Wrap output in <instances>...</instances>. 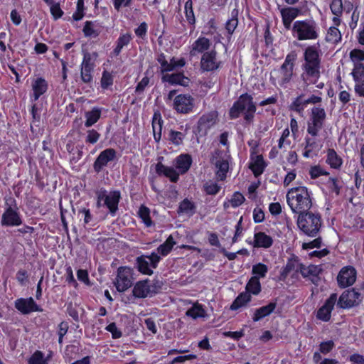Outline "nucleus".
<instances>
[{
    "mask_svg": "<svg viewBox=\"0 0 364 364\" xmlns=\"http://www.w3.org/2000/svg\"><path fill=\"white\" fill-rule=\"evenodd\" d=\"M318 43L309 45L303 53L301 79L306 85H315L321 77V51Z\"/></svg>",
    "mask_w": 364,
    "mask_h": 364,
    "instance_id": "nucleus-1",
    "label": "nucleus"
},
{
    "mask_svg": "<svg viewBox=\"0 0 364 364\" xmlns=\"http://www.w3.org/2000/svg\"><path fill=\"white\" fill-rule=\"evenodd\" d=\"M193 159L191 154L183 153L177 156L173 160L172 166H166L161 162H158L155 166V172L159 176H165L172 183H176L179 180L180 175L186 174L191 168Z\"/></svg>",
    "mask_w": 364,
    "mask_h": 364,
    "instance_id": "nucleus-2",
    "label": "nucleus"
},
{
    "mask_svg": "<svg viewBox=\"0 0 364 364\" xmlns=\"http://www.w3.org/2000/svg\"><path fill=\"white\" fill-rule=\"evenodd\" d=\"M286 198L291 210L298 215L309 211L312 206V193L306 186L290 188Z\"/></svg>",
    "mask_w": 364,
    "mask_h": 364,
    "instance_id": "nucleus-3",
    "label": "nucleus"
},
{
    "mask_svg": "<svg viewBox=\"0 0 364 364\" xmlns=\"http://www.w3.org/2000/svg\"><path fill=\"white\" fill-rule=\"evenodd\" d=\"M257 106L253 97L247 92L240 95L235 100L228 112L230 119H236L243 114V119L246 124L253 123Z\"/></svg>",
    "mask_w": 364,
    "mask_h": 364,
    "instance_id": "nucleus-4",
    "label": "nucleus"
},
{
    "mask_svg": "<svg viewBox=\"0 0 364 364\" xmlns=\"http://www.w3.org/2000/svg\"><path fill=\"white\" fill-rule=\"evenodd\" d=\"M291 33L299 41H315L320 36V27L313 18L296 20L292 24Z\"/></svg>",
    "mask_w": 364,
    "mask_h": 364,
    "instance_id": "nucleus-5",
    "label": "nucleus"
},
{
    "mask_svg": "<svg viewBox=\"0 0 364 364\" xmlns=\"http://www.w3.org/2000/svg\"><path fill=\"white\" fill-rule=\"evenodd\" d=\"M296 224L304 235L316 237L320 232L323 220L319 213L308 211L298 215Z\"/></svg>",
    "mask_w": 364,
    "mask_h": 364,
    "instance_id": "nucleus-6",
    "label": "nucleus"
},
{
    "mask_svg": "<svg viewBox=\"0 0 364 364\" xmlns=\"http://www.w3.org/2000/svg\"><path fill=\"white\" fill-rule=\"evenodd\" d=\"M326 118V114L324 108L320 107H312L309 121L307 123V133L313 137L317 136L323 127Z\"/></svg>",
    "mask_w": 364,
    "mask_h": 364,
    "instance_id": "nucleus-7",
    "label": "nucleus"
},
{
    "mask_svg": "<svg viewBox=\"0 0 364 364\" xmlns=\"http://www.w3.org/2000/svg\"><path fill=\"white\" fill-rule=\"evenodd\" d=\"M121 198V193L119 190L111 191L107 194V191L103 189L97 194V204L100 207L101 202L103 201L104 205L109 210V213L114 216L118 210Z\"/></svg>",
    "mask_w": 364,
    "mask_h": 364,
    "instance_id": "nucleus-8",
    "label": "nucleus"
},
{
    "mask_svg": "<svg viewBox=\"0 0 364 364\" xmlns=\"http://www.w3.org/2000/svg\"><path fill=\"white\" fill-rule=\"evenodd\" d=\"M161 259V257L154 252L150 255H142L136 258L135 267L141 274L151 276L154 274L152 269L158 267Z\"/></svg>",
    "mask_w": 364,
    "mask_h": 364,
    "instance_id": "nucleus-9",
    "label": "nucleus"
},
{
    "mask_svg": "<svg viewBox=\"0 0 364 364\" xmlns=\"http://www.w3.org/2000/svg\"><path fill=\"white\" fill-rule=\"evenodd\" d=\"M161 288L159 281H154L150 284V280L145 279L136 282L132 289V294L135 298L145 299L156 294Z\"/></svg>",
    "mask_w": 364,
    "mask_h": 364,
    "instance_id": "nucleus-10",
    "label": "nucleus"
},
{
    "mask_svg": "<svg viewBox=\"0 0 364 364\" xmlns=\"http://www.w3.org/2000/svg\"><path fill=\"white\" fill-rule=\"evenodd\" d=\"M224 63L218 58L215 49L206 51L201 55L200 70L202 73H214L223 67Z\"/></svg>",
    "mask_w": 364,
    "mask_h": 364,
    "instance_id": "nucleus-11",
    "label": "nucleus"
},
{
    "mask_svg": "<svg viewBox=\"0 0 364 364\" xmlns=\"http://www.w3.org/2000/svg\"><path fill=\"white\" fill-rule=\"evenodd\" d=\"M133 269L128 266H121L117 269L114 285L119 292H124L133 283Z\"/></svg>",
    "mask_w": 364,
    "mask_h": 364,
    "instance_id": "nucleus-12",
    "label": "nucleus"
},
{
    "mask_svg": "<svg viewBox=\"0 0 364 364\" xmlns=\"http://www.w3.org/2000/svg\"><path fill=\"white\" fill-rule=\"evenodd\" d=\"M297 54L294 50L291 51L287 55L284 63L279 68L281 79L279 82V84L281 86H284L291 81L293 77L294 69Z\"/></svg>",
    "mask_w": 364,
    "mask_h": 364,
    "instance_id": "nucleus-13",
    "label": "nucleus"
},
{
    "mask_svg": "<svg viewBox=\"0 0 364 364\" xmlns=\"http://www.w3.org/2000/svg\"><path fill=\"white\" fill-rule=\"evenodd\" d=\"M362 295L354 288L344 291L339 298H337V307L342 309H350L358 305L362 301Z\"/></svg>",
    "mask_w": 364,
    "mask_h": 364,
    "instance_id": "nucleus-14",
    "label": "nucleus"
},
{
    "mask_svg": "<svg viewBox=\"0 0 364 364\" xmlns=\"http://www.w3.org/2000/svg\"><path fill=\"white\" fill-rule=\"evenodd\" d=\"M337 294L332 293L328 298L326 299L322 306H321L316 312L317 320L323 322H329L331 319V314L335 306H337Z\"/></svg>",
    "mask_w": 364,
    "mask_h": 364,
    "instance_id": "nucleus-15",
    "label": "nucleus"
},
{
    "mask_svg": "<svg viewBox=\"0 0 364 364\" xmlns=\"http://www.w3.org/2000/svg\"><path fill=\"white\" fill-rule=\"evenodd\" d=\"M194 98L189 94H179L175 96L173 109L179 114H188L193 112Z\"/></svg>",
    "mask_w": 364,
    "mask_h": 364,
    "instance_id": "nucleus-16",
    "label": "nucleus"
},
{
    "mask_svg": "<svg viewBox=\"0 0 364 364\" xmlns=\"http://www.w3.org/2000/svg\"><path fill=\"white\" fill-rule=\"evenodd\" d=\"M357 277V272L353 266H346L341 269L337 276L338 285L341 288L352 286Z\"/></svg>",
    "mask_w": 364,
    "mask_h": 364,
    "instance_id": "nucleus-17",
    "label": "nucleus"
},
{
    "mask_svg": "<svg viewBox=\"0 0 364 364\" xmlns=\"http://www.w3.org/2000/svg\"><path fill=\"white\" fill-rule=\"evenodd\" d=\"M117 158V151L113 148H107L100 153L93 164V169L100 173L107 166L108 163Z\"/></svg>",
    "mask_w": 364,
    "mask_h": 364,
    "instance_id": "nucleus-18",
    "label": "nucleus"
},
{
    "mask_svg": "<svg viewBox=\"0 0 364 364\" xmlns=\"http://www.w3.org/2000/svg\"><path fill=\"white\" fill-rule=\"evenodd\" d=\"M14 306L23 315L43 311V309L36 304L33 297L17 299L14 301Z\"/></svg>",
    "mask_w": 364,
    "mask_h": 364,
    "instance_id": "nucleus-19",
    "label": "nucleus"
},
{
    "mask_svg": "<svg viewBox=\"0 0 364 364\" xmlns=\"http://www.w3.org/2000/svg\"><path fill=\"white\" fill-rule=\"evenodd\" d=\"M23 224L22 215L18 210H4L1 225L4 227H18Z\"/></svg>",
    "mask_w": 364,
    "mask_h": 364,
    "instance_id": "nucleus-20",
    "label": "nucleus"
},
{
    "mask_svg": "<svg viewBox=\"0 0 364 364\" xmlns=\"http://www.w3.org/2000/svg\"><path fill=\"white\" fill-rule=\"evenodd\" d=\"M49 85L43 77H37L31 82L32 93L30 95L31 102H36L48 90Z\"/></svg>",
    "mask_w": 364,
    "mask_h": 364,
    "instance_id": "nucleus-21",
    "label": "nucleus"
},
{
    "mask_svg": "<svg viewBox=\"0 0 364 364\" xmlns=\"http://www.w3.org/2000/svg\"><path fill=\"white\" fill-rule=\"evenodd\" d=\"M267 164L262 154L255 155V150L250 151V162L248 168L252 172L255 178L260 176L264 171Z\"/></svg>",
    "mask_w": 364,
    "mask_h": 364,
    "instance_id": "nucleus-22",
    "label": "nucleus"
},
{
    "mask_svg": "<svg viewBox=\"0 0 364 364\" xmlns=\"http://www.w3.org/2000/svg\"><path fill=\"white\" fill-rule=\"evenodd\" d=\"M211 46L210 40L205 36L198 37L189 48V57L191 58L198 56L199 54H203L209 51Z\"/></svg>",
    "mask_w": 364,
    "mask_h": 364,
    "instance_id": "nucleus-23",
    "label": "nucleus"
},
{
    "mask_svg": "<svg viewBox=\"0 0 364 364\" xmlns=\"http://www.w3.org/2000/svg\"><path fill=\"white\" fill-rule=\"evenodd\" d=\"M280 13L284 28L291 31L294 20L301 15V9L297 7L289 6L282 9Z\"/></svg>",
    "mask_w": 364,
    "mask_h": 364,
    "instance_id": "nucleus-24",
    "label": "nucleus"
},
{
    "mask_svg": "<svg viewBox=\"0 0 364 364\" xmlns=\"http://www.w3.org/2000/svg\"><path fill=\"white\" fill-rule=\"evenodd\" d=\"M218 117L217 111H211L203 114L198 121L199 131H207L215 124Z\"/></svg>",
    "mask_w": 364,
    "mask_h": 364,
    "instance_id": "nucleus-25",
    "label": "nucleus"
},
{
    "mask_svg": "<svg viewBox=\"0 0 364 364\" xmlns=\"http://www.w3.org/2000/svg\"><path fill=\"white\" fill-rule=\"evenodd\" d=\"M77 216L80 217V221H82V226L85 229H90L97 224L94 215L88 208H79Z\"/></svg>",
    "mask_w": 364,
    "mask_h": 364,
    "instance_id": "nucleus-26",
    "label": "nucleus"
},
{
    "mask_svg": "<svg viewBox=\"0 0 364 364\" xmlns=\"http://www.w3.org/2000/svg\"><path fill=\"white\" fill-rule=\"evenodd\" d=\"M273 245V239L264 232H255L252 245L256 248L267 249Z\"/></svg>",
    "mask_w": 364,
    "mask_h": 364,
    "instance_id": "nucleus-27",
    "label": "nucleus"
},
{
    "mask_svg": "<svg viewBox=\"0 0 364 364\" xmlns=\"http://www.w3.org/2000/svg\"><path fill=\"white\" fill-rule=\"evenodd\" d=\"M319 149L314 137L306 136L304 138V149L302 153L304 158H313L317 156Z\"/></svg>",
    "mask_w": 364,
    "mask_h": 364,
    "instance_id": "nucleus-28",
    "label": "nucleus"
},
{
    "mask_svg": "<svg viewBox=\"0 0 364 364\" xmlns=\"http://www.w3.org/2000/svg\"><path fill=\"white\" fill-rule=\"evenodd\" d=\"M193 0H187L184 5V14L186 20L190 27V34L196 29V18L193 11Z\"/></svg>",
    "mask_w": 364,
    "mask_h": 364,
    "instance_id": "nucleus-29",
    "label": "nucleus"
},
{
    "mask_svg": "<svg viewBox=\"0 0 364 364\" xmlns=\"http://www.w3.org/2000/svg\"><path fill=\"white\" fill-rule=\"evenodd\" d=\"M299 264L298 256L294 254L291 255V257L288 258L286 265L283 267L280 271L279 279L284 281L289 273L293 271L296 266L299 267Z\"/></svg>",
    "mask_w": 364,
    "mask_h": 364,
    "instance_id": "nucleus-30",
    "label": "nucleus"
},
{
    "mask_svg": "<svg viewBox=\"0 0 364 364\" xmlns=\"http://www.w3.org/2000/svg\"><path fill=\"white\" fill-rule=\"evenodd\" d=\"M132 40V36L131 33L127 32L124 33H120L119 38L115 42V47L114 48L112 54L113 56H118L122 53L124 47L127 46Z\"/></svg>",
    "mask_w": 364,
    "mask_h": 364,
    "instance_id": "nucleus-31",
    "label": "nucleus"
},
{
    "mask_svg": "<svg viewBox=\"0 0 364 364\" xmlns=\"http://www.w3.org/2000/svg\"><path fill=\"white\" fill-rule=\"evenodd\" d=\"M162 82H168L171 85L186 86L188 80L183 73L164 75L161 77Z\"/></svg>",
    "mask_w": 364,
    "mask_h": 364,
    "instance_id": "nucleus-32",
    "label": "nucleus"
},
{
    "mask_svg": "<svg viewBox=\"0 0 364 364\" xmlns=\"http://www.w3.org/2000/svg\"><path fill=\"white\" fill-rule=\"evenodd\" d=\"M276 302H269L267 305L256 309L252 316L254 322H257L269 316L276 309Z\"/></svg>",
    "mask_w": 364,
    "mask_h": 364,
    "instance_id": "nucleus-33",
    "label": "nucleus"
},
{
    "mask_svg": "<svg viewBox=\"0 0 364 364\" xmlns=\"http://www.w3.org/2000/svg\"><path fill=\"white\" fill-rule=\"evenodd\" d=\"M164 121L159 112H154L152 117V130L154 141L159 143L161 139V132Z\"/></svg>",
    "mask_w": 364,
    "mask_h": 364,
    "instance_id": "nucleus-34",
    "label": "nucleus"
},
{
    "mask_svg": "<svg viewBox=\"0 0 364 364\" xmlns=\"http://www.w3.org/2000/svg\"><path fill=\"white\" fill-rule=\"evenodd\" d=\"M97 21H86L84 23L82 33L85 38H97L100 36L101 31L97 28Z\"/></svg>",
    "mask_w": 364,
    "mask_h": 364,
    "instance_id": "nucleus-35",
    "label": "nucleus"
},
{
    "mask_svg": "<svg viewBox=\"0 0 364 364\" xmlns=\"http://www.w3.org/2000/svg\"><path fill=\"white\" fill-rule=\"evenodd\" d=\"M343 159L339 156L333 149H328L326 159V163L331 168L339 170L343 165Z\"/></svg>",
    "mask_w": 364,
    "mask_h": 364,
    "instance_id": "nucleus-36",
    "label": "nucleus"
},
{
    "mask_svg": "<svg viewBox=\"0 0 364 364\" xmlns=\"http://www.w3.org/2000/svg\"><path fill=\"white\" fill-rule=\"evenodd\" d=\"M102 108L99 107H94L91 110L86 112L85 126L90 127L98 122L101 117Z\"/></svg>",
    "mask_w": 364,
    "mask_h": 364,
    "instance_id": "nucleus-37",
    "label": "nucleus"
},
{
    "mask_svg": "<svg viewBox=\"0 0 364 364\" xmlns=\"http://www.w3.org/2000/svg\"><path fill=\"white\" fill-rule=\"evenodd\" d=\"M196 212V206L195 203L189 199L185 198L179 203L177 210L178 214H186L189 216H192Z\"/></svg>",
    "mask_w": 364,
    "mask_h": 364,
    "instance_id": "nucleus-38",
    "label": "nucleus"
},
{
    "mask_svg": "<svg viewBox=\"0 0 364 364\" xmlns=\"http://www.w3.org/2000/svg\"><path fill=\"white\" fill-rule=\"evenodd\" d=\"M306 100V99H305L304 94L299 95L296 98H294L291 103L289 105V110L295 112L299 114H302L305 108L308 105Z\"/></svg>",
    "mask_w": 364,
    "mask_h": 364,
    "instance_id": "nucleus-39",
    "label": "nucleus"
},
{
    "mask_svg": "<svg viewBox=\"0 0 364 364\" xmlns=\"http://www.w3.org/2000/svg\"><path fill=\"white\" fill-rule=\"evenodd\" d=\"M252 296L247 292H242L232 301L230 306V309L232 311H237L241 307L246 306L250 301Z\"/></svg>",
    "mask_w": 364,
    "mask_h": 364,
    "instance_id": "nucleus-40",
    "label": "nucleus"
},
{
    "mask_svg": "<svg viewBox=\"0 0 364 364\" xmlns=\"http://www.w3.org/2000/svg\"><path fill=\"white\" fill-rule=\"evenodd\" d=\"M342 35L340 30L336 26H331L326 35L325 40L326 42L337 44L341 41Z\"/></svg>",
    "mask_w": 364,
    "mask_h": 364,
    "instance_id": "nucleus-41",
    "label": "nucleus"
},
{
    "mask_svg": "<svg viewBox=\"0 0 364 364\" xmlns=\"http://www.w3.org/2000/svg\"><path fill=\"white\" fill-rule=\"evenodd\" d=\"M245 290L247 293L253 295H258L262 290L261 283L257 277H252L247 282Z\"/></svg>",
    "mask_w": 364,
    "mask_h": 364,
    "instance_id": "nucleus-42",
    "label": "nucleus"
},
{
    "mask_svg": "<svg viewBox=\"0 0 364 364\" xmlns=\"http://www.w3.org/2000/svg\"><path fill=\"white\" fill-rule=\"evenodd\" d=\"M175 245L176 242L174 241L173 237L171 235H169L166 241L158 247V253L164 257L167 256L171 252Z\"/></svg>",
    "mask_w": 364,
    "mask_h": 364,
    "instance_id": "nucleus-43",
    "label": "nucleus"
},
{
    "mask_svg": "<svg viewBox=\"0 0 364 364\" xmlns=\"http://www.w3.org/2000/svg\"><path fill=\"white\" fill-rule=\"evenodd\" d=\"M138 216L146 227L149 228L154 225V222L150 216V209L144 205H141L139 207Z\"/></svg>",
    "mask_w": 364,
    "mask_h": 364,
    "instance_id": "nucleus-44",
    "label": "nucleus"
},
{
    "mask_svg": "<svg viewBox=\"0 0 364 364\" xmlns=\"http://www.w3.org/2000/svg\"><path fill=\"white\" fill-rule=\"evenodd\" d=\"M98 58V53L97 52H85L83 53L82 60L80 65L85 67H90L95 68L96 66V60Z\"/></svg>",
    "mask_w": 364,
    "mask_h": 364,
    "instance_id": "nucleus-45",
    "label": "nucleus"
},
{
    "mask_svg": "<svg viewBox=\"0 0 364 364\" xmlns=\"http://www.w3.org/2000/svg\"><path fill=\"white\" fill-rule=\"evenodd\" d=\"M268 267L267 264L259 262L252 266V277H257L258 279L264 278L268 272Z\"/></svg>",
    "mask_w": 364,
    "mask_h": 364,
    "instance_id": "nucleus-46",
    "label": "nucleus"
},
{
    "mask_svg": "<svg viewBox=\"0 0 364 364\" xmlns=\"http://www.w3.org/2000/svg\"><path fill=\"white\" fill-rule=\"evenodd\" d=\"M216 167L218 168L216 175L220 181L225 180L227 177V173L229 169V164L225 160L218 161L216 163Z\"/></svg>",
    "mask_w": 364,
    "mask_h": 364,
    "instance_id": "nucleus-47",
    "label": "nucleus"
},
{
    "mask_svg": "<svg viewBox=\"0 0 364 364\" xmlns=\"http://www.w3.org/2000/svg\"><path fill=\"white\" fill-rule=\"evenodd\" d=\"M95 68L80 65V79L85 84L92 83Z\"/></svg>",
    "mask_w": 364,
    "mask_h": 364,
    "instance_id": "nucleus-48",
    "label": "nucleus"
},
{
    "mask_svg": "<svg viewBox=\"0 0 364 364\" xmlns=\"http://www.w3.org/2000/svg\"><path fill=\"white\" fill-rule=\"evenodd\" d=\"M186 134L183 132L171 129L168 134V140L175 146L183 144Z\"/></svg>",
    "mask_w": 364,
    "mask_h": 364,
    "instance_id": "nucleus-49",
    "label": "nucleus"
},
{
    "mask_svg": "<svg viewBox=\"0 0 364 364\" xmlns=\"http://www.w3.org/2000/svg\"><path fill=\"white\" fill-rule=\"evenodd\" d=\"M28 364H48V358H45L44 354L41 350H36L28 358Z\"/></svg>",
    "mask_w": 364,
    "mask_h": 364,
    "instance_id": "nucleus-50",
    "label": "nucleus"
},
{
    "mask_svg": "<svg viewBox=\"0 0 364 364\" xmlns=\"http://www.w3.org/2000/svg\"><path fill=\"white\" fill-rule=\"evenodd\" d=\"M114 83V77L111 73L104 70L100 80V86L103 90H107Z\"/></svg>",
    "mask_w": 364,
    "mask_h": 364,
    "instance_id": "nucleus-51",
    "label": "nucleus"
},
{
    "mask_svg": "<svg viewBox=\"0 0 364 364\" xmlns=\"http://www.w3.org/2000/svg\"><path fill=\"white\" fill-rule=\"evenodd\" d=\"M186 315L193 318L204 317L205 310L202 305L195 304L186 311Z\"/></svg>",
    "mask_w": 364,
    "mask_h": 364,
    "instance_id": "nucleus-52",
    "label": "nucleus"
},
{
    "mask_svg": "<svg viewBox=\"0 0 364 364\" xmlns=\"http://www.w3.org/2000/svg\"><path fill=\"white\" fill-rule=\"evenodd\" d=\"M156 60L161 65V72L162 73L173 71V67L167 61L164 53H161L157 55Z\"/></svg>",
    "mask_w": 364,
    "mask_h": 364,
    "instance_id": "nucleus-53",
    "label": "nucleus"
},
{
    "mask_svg": "<svg viewBox=\"0 0 364 364\" xmlns=\"http://www.w3.org/2000/svg\"><path fill=\"white\" fill-rule=\"evenodd\" d=\"M50 6V11L55 20L60 18L63 15V11L60 8V3L53 0L52 4H46Z\"/></svg>",
    "mask_w": 364,
    "mask_h": 364,
    "instance_id": "nucleus-54",
    "label": "nucleus"
},
{
    "mask_svg": "<svg viewBox=\"0 0 364 364\" xmlns=\"http://www.w3.org/2000/svg\"><path fill=\"white\" fill-rule=\"evenodd\" d=\"M290 135V131L289 127L285 128L282 134L280 136V138L278 140V148L282 149L285 146H290L291 141L290 139H289V136Z\"/></svg>",
    "mask_w": 364,
    "mask_h": 364,
    "instance_id": "nucleus-55",
    "label": "nucleus"
},
{
    "mask_svg": "<svg viewBox=\"0 0 364 364\" xmlns=\"http://www.w3.org/2000/svg\"><path fill=\"white\" fill-rule=\"evenodd\" d=\"M330 9L334 16H341L343 11L342 0H331Z\"/></svg>",
    "mask_w": 364,
    "mask_h": 364,
    "instance_id": "nucleus-56",
    "label": "nucleus"
},
{
    "mask_svg": "<svg viewBox=\"0 0 364 364\" xmlns=\"http://www.w3.org/2000/svg\"><path fill=\"white\" fill-rule=\"evenodd\" d=\"M101 134L95 129H88L85 137V143L90 144H96L100 139Z\"/></svg>",
    "mask_w": 364,
    "mask_h": 364,
    "instance_id": "nucleus-57",
    "label": "nucleus"
},
{
    "mask_svg": "<svg viewBox=\"0 0 364 364\" xmlns=\"http://www.w3.org/2000/svg\"><path fill=\"white\" fill-rule=\"evenodd\" d=\"M309 175L311 178L316 179L321 176H328L329 173L320 166H314L309 170Z\"/></svg>",
    "mask_w": 364,
    "mask_h": 364,
    "instance_id": "nucleus-58",
    "label": "nucleus"
},
{
    "mask_svg": "<svg viewBox=\"0 0 364 364\" xmlns=\"http://www.w3.org/2000/svg\"><path fill=\"white\" fill-rule=\"evenodd\" d=\"M352 75L356 83L360 82L362 77H364V65L363 63L355 65Z\"/></svg>",
    "mask_w": 364,
    "mask_h": 364,
    "instance_id": "nucleus-59",
    "label": "nucleus"
},
{
    "mask_svg": "<svg viewBox=\"0 0 364 364\" xmlns=\"http://www.w3.org/2000/svg\"><path fill=\"white\" fill-rule=\"evenodd\" d=\"M145 75H147V72L145 73ZM150 82V78L145 75L136 85L135 87V93L136 95H141L142 94L146 87L149 85Z\"/></svg>",
    "mask_w": 364,
    "mask_h": 364,
    "instance_id": "nucleus-60",
    "label": "nucleus"
},
{
    "mask_svg": "<svg viewBox=\"0 0 364 364\" xmlns=\"http://www.w3.org/2000/svg\"><path fill=\"white\" fill-rule=\"evenodd\" d=\"M245 200L244 196L239 191L235 192L232 196L230 204L232 208H237Z\"/></svg>",
    "mask_w": 364,
    "mask_h": 364,
    "instance_id": "nucleus-61",
    "label": "nucleus"
},
{
    "mask_svg": "<svg viewBox=\"0 0 364 364\" xmlns=\"http://www.w3.org/2000/svg\"><path fill=\"white\" fill-rule=\"evenodd\" d=\"M203 188L206 194L215 196L220 191L221 186L217 183H206L203 186Z\"/></svg>",
    "mask_w": 364,
    "mask_h": 364,
    "instance_id": "nucleus-62",
    "label": "nucleus"
},
{
    "mask_svg": "<svg viewBox=\"0 0 364 364\" xmlns=\"http://www.w3.org/2000/svg\"><path fill=\"white\" fill-rule=\"evenodd\" d=\"M4 210H18L17 200L12 196H6L4 197Z\"/></svg>",
    "mask_w": 364,
    "mask_h": 364,
    "instance_id": "nucleus-63",
    "label": "nucleus"
},
{
    "mask_svg": "<svg viewBox=\"0 0 364 364\" xmlns=\"http://www.w3.org/2000/svg\"><path fill=\"white\" fill-rule=\"evenodd\" d=\"M335 347V343L332 340L323 341L319 344V351L323 355H326L332 351Z\"/></svg>",
    "mask_w": 364,
    "mask_h": 364,
    "instance_id": "nucleus-64",
    "label": "nucleus"
}]
</instances>
